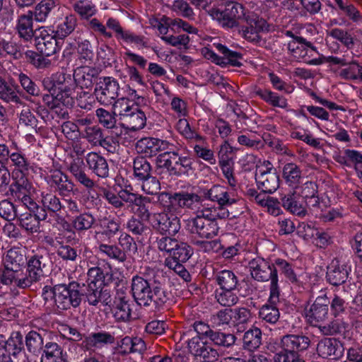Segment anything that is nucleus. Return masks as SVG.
I'll return each mask as SVG.
<instances>
[{
  "mask_svg": "<svg viewBox=\"0 0 362 362\" xmlns=\"http://www.w3.org/2000/svg\"><path fill=\"white\" fill-rule=\"evenodd\" d=\"M114 115H117L121 122L120 139L128 143L136 139L134 136L129 134L142 129L146 124L145 113L134 103H128L124 98H118L115 102Z\"/></svg>",
  "mask_w": 362,
  "mask_h": 362,
  "instance_id": "f257e3e1",
  "label": "nucleus"
},
{
  "mask_svg": "<svg viewBox=\"0 0 362 362\" xmlns=\"http://www.w3.org/2000/svg\"><path fill=\"white\" fill-rule=\"evenodd\" d=\"M186 230L192 235L201 239H212L218 235L220 227L216 221L202 209L194 217L186 220Z\"/></svg>",
  "mask_w": 362,
  "mask_h": 362,
  "instance_id": "f03ea898",
  "label": "nucleus"
},
{
  "mask_svg": "<svg viewBox=\"0 0 362 362\" xmlns=\"http://www.w3.org/2000/svg\"><path fill=\"white\" fill-rule=\"evenodd\" d=\"M140 215L143 219H148L152 227L161 235L174 236L180 229V222L177 216L165 212L151 214L146 207Z\"/></svg>",
  "mask_w": 362,
  "mask_h": 362,
  "instance_id": "7ed1b4c3",
  "label": "nucleus"
},
{
  "mask_svg": "<svg viewBox=\"0 0 362 362\" xmlns=\"http://www.w3.org/2000/svg\"><path fill=\"white\" fill-rule=\"evenodd\" d=\"M290 54L296 60H303L313 64H321L323 61L320 59H311L315 54H319L317 48L303 37H293L287 45Z\"/></svg>",
  "mask_w": 362,
  "mask_h": 362,
  "instance_id": "20e7f679",
  "label": "nucleus"
},
{
  "mask_svg": "<svg viewBox=\"0 0 362 362\" xmlns=\"http://www.w3.org/2000/svg\"><path fill=\"white\" fill-rule=\"evenodd\" d=\"M273 170V165L269 160H264L257 165L255 180L262 192L272 194L279 188V177Z\"/></svg>",
  "mask_w": 362,
  "mask_h": 362,
  "instance_id": "39448f33",
  "label": "nucleus"
},
{
  "mask_svg": "<svg viewBox=\"0 0 362 362\" xmlns=\"http://www.w3.org/2000/svg\"><path fill=\"white\" fill-rule=\"evenodd\" d=\"M250 13H246L241 4L234 1L228 2L223 11L213 8L210 11V15L213 19L222 22L223 25H227L230 27L235 25L238 21H246L247 16Z\"/></svg>",
  "mask_w": 362,
  "mask_h": 362,
  "instance_id": "423d86ee",
  "label": "nucleus"
},
{
  "mask_svg": "<svg viewBox=\"0 0 362 362\" xmlns=\"http://www.w3.org/2000/svg\"><path fill=\"white\" fill-rule=\"evenodd\" d=\"M57 89L55 100V113L60 118L65 119L68 115V86L65 84L66 80V69L64 67L52 76Z\"/></svg>",
  "mask_w": 362,
  "mask_h": 362,
  "instance_id": "0eeeda50",
  "label": "nucleus"
},
{
  "mask_svg": "<svg viewBox=\"0 0 362 362\" xmlns=\"http://www.w3.org/2000/svg\"><path fill=\"white\" fill-rule=\"evenodd\" d=\"M47 258L42 255H34L28 262L27 272L24 277L18 281L20 288L30 287L33 283L40 281L41 278L46 275Z\"/></svg>",
  "mask_w": 362,
  "mask_h": 362,
  "instance_id": "6e6552de",
  "label": "nucleus"
},
{
  "mask_svg": "<svg viewBox=\"0 0 362 362\" xmlns=\"http://www.w3.org/2000/svg\"><path fill=\"white\" fill-rule=\"evenodd\" d=\"M119 84L112 77H104L98 83L95 95L98 101L103 105H115L119 96Z\"/></svg>",
  "mask_w": 362,
  "mask_h": 362,
  "instance_id": "1a4fd4ad",
  "label": "nucleus"
},
{
  "mask_svg": "<svg viewBox=\"0 0 362 362\" xmlns=\"http://www.w3.org/2000/svg\"><path fill=\"white\" fill-rule=\"evenodd\" d=\"M42 204L48 211L53 214L54 228H68V211L58 197L52 194H47L42 197Z\"/></svg>",
  "mask_w": 362,
  "mask_h": 362,
  "instance_id": "9d476101",
  "label": "nucleus"
},
{
  "mask_svg": "<svg viewBox=\"0 0 362 362\" xmlns=\"http://www.w3.org/2000/svg\"><path fill=\"white\" fill-rule=\"evenodd\" d=\"M34 40L37 51L46 58L56 54L62 48V42L56 40L45 29H39Z\"/></svg>",
  "mask_w": 362,
  "mask_h": 362,
  "instance_id": "9b49d317",
  "label": "nucleus"
},
{
  "mask_svg": "<svg viewBox=\"0 0 362 362\" xmlns=\"http://www.w3.org/2000/svg\"><path fill=\"white\" fill-rule=\"evenodd\" d=\"M329 303L327 294L322 291L317 296L310 309L305 313L308 322L313 326L319 327L328 316V304Z\"/></svg>",
  "mask_w": 362,
  "mask_h": 362,
  "instance_id": "f8f14e48",
  "label": "nucleus"
},
{
  "mask_svg": "<svg viewBox=\"0 0 362 362\" xmlns=\"http://www.w3.org/2000/svg\"><path fill=\"white\" fill-rule=\"evenodd\" d=\"M0 349L14 358L25 354L23 335L19 331L12 332L8 339L0 334Z\"/></svg>",
  "mask_w": 362,
  "mask_h": 362,
  "instance_id": "ddd939ff",
  "label": "nucleus"
},
{
  "mask_svg": "<svg viewBox=\"0 0 362 362\" xmlns=\"http://www.w3.org/2000/svg\"><path fill=\"white\" fill-rule=\"evenodd\" d=\"M174 145L166 140L153 137L142 138L136 142V150L146 156H153L163 151L173 150Z\"/></svg>",
  "mask_w": 362,
  "mask_h": 362,
  "instance_id": "4468645a",
  "label": "nucleus"
},
{
  "mask_svg": "<svg viewBox=\"0 0 362 362\" xmlns=\"http://www.w3.org/2000/svg\"><path fill=\"white\" fill-rule=\"evenodd\" d=\"M249 269L252 278L259 281H272V279L278 276L274 266L259 257L252 259L249 262Z\"/></svg>",
  "mask_w": 362,
  "mask_h": 362,
  "instance_id": "2eb2a0df",
  "label": "nucleus"
},
{
  "mask_svg": "<svg viewBox=\"0 0 362 362\" xmlns=\"http://www.w3.org/2000/svg\"><path fill=\"white\" fill-rule=\"evenodd\" d=\"M282 206L285 209L298 216H305L306 209L305 202L300 198L298 189L287 191L281 189L279 192Z\"/></svg>",
  "mask_w": 362,
  "mask_h": 362,
  "instance_id": "dca6fc26",
  "label": "nucleus"
},
{
  "mask_svg": "<svg viewBox=\"0 0 362 362\" xmlns=\"http://www.w3.org/2000/svg\"><path fill=\"white\" fill-rule=\"evenodd\" d=\"M189 351L200 362H214L218 358L217 351L200 337H192L188 342Z\"/></svg>",
  "mask_w": 362,
  "mask_h": 362,
  "instance_id": "f3484780",
  "label": "nucleus"
},
{
  "mask_svg": "<svg viewBox=\"0 0 362 362\" xmlns=\"http://www.w3.org/2000/svg\"><path fill=\"white\" fill-rule=\"evenodd\" d=\"M245 21L247 25L242 30L243 36L250 42H258L259 33L268 30L267 21L253 13L249 14Z\"/></svg>",
  "mask_w": 362,
  "mask_h": 362,
  "instance_id": "a211bd4d",
  "label": "nucleus"
},
{
  "mask_svg": "<svg viewBox=\"0 0 362 362\" xmlns=\"http://www.w3.org/2000/svg\"><path fill=\"white\" fill-rule=\"evenodd\" d=\"M336 162L341 165L354 168L359 178H362V153L354 149H345L334 156Z\"/></svg>",
  "mask_w": 362,
  "mask_h": 362,
  "instance_id": "6ab92c4d",
  "label": "nucleus"
},
{
  "mask_svg": "<svg viewBox=\"0 0 362 362\" xmlns=\"http://www.w3.org/2000/svg\"><path fill=\"white\" fill-rule=\"evenodd\" d=\"M350 270L351 268L346 263L334 259L327 267V280L334 286L341 285L346 281Z\"/></svg>",
  "mask_w": 362,
  "mask_h": 362,
  "instance_id": "aec40b11",
  "label": "nucleus"
},
{
  "mask_svg": "<svg viewBox=\"0 0 362 362\" xmlns=\"http://www.w3.org/2000/svg\"><path fill=\"white\" fill-rule=\"evenodd\" d=\"M207 197L211 201L217 202L221 206H229L240 201L233 191L221 185H214L208 190Z\"/></svg>",
  "mask_w": 362,
  "mask_h": 362,
  "instance_id": "412c9836",
  "label": "nucleus"
},
{
  "mask_svg": "<svg viewBox=\"0 0 362 362\" xmlns=\"http://www.w3.org/2000/svg\"><path fill=\"white\" fill-rule=\"evenodd\" d=\"M230 152L231 147L227 142L221 145L218 155L219 159L218 163L223 176L227 180L228 185L232 187H235L237 185V181L233 174L234 163L228 155V153Z\"/></svg>",
  "mask_w": 362,
  "mask_h": 362,
  "instance_id": "4be33fe9",
  "label": "nucleus"
},
{
  "mask_svg": "<svg viewBox=\"0 0 362 362\" xmlns=\"http://www.w3.org/2000/svg\"><path fill=\"white\" fill-rule=\"evenodd\" d=\"M152 287L149 281L140 276H135L132 278V291L138 304L144 306L148 305Z\"/></svg>",
  "mask_w": 362,
  "mask_h": 362,
  "instance_id": "5701e85b",
  "label": "nucleus"
},
{
  "mask_svg": "<svg viewBox=\"0 0 362 362\" xmlns=\"http://www.w3.org/2000/svg\"><path fill=\"white\" fill-rule=\"evenodd\" d=\"M317 353L322 358L336 360L343 354L340 342L334 338H325L317 346Z\"/></svg>",
  "mask_w": 362,
  "mask_h": 362,
  "instance_id": "b1692460",
  "label": "nucleus"
},
{
  "mask_svg": "<svg viewBox=\"0 0 362 362\" xmlns=\"http://www.w3.org/2000/svg\"><path fill=\"white\" fill-rule=\"evenodd\" d=\"M16 29L20 38L23 40L30 41L33 38L35 39L36 33H39V30L35 31L33 30V19L32 18L31 11L19 16Z\"/></svg>",
  "mask_w": 362,
  "mask_h": 362,
  "instance_id": "393cba45",
  "label": "nucleus"
},
{
  "mask_svg": "<svg viewBox=\"0 0 362 362\" xmlns=\"http://www.w3.org/2000/svg\"><path fill=\"white\" fill-rule=\"evenodd\" d=\"M310 341L308 337L302 335L289 334L281 338V346L293 353L303 351L310 345Z\"/></svg>",
  "mask_w": 362,
  "mask_h": 362,
  "instance_id": "a878e982",
  "label": "nucleus"
},
{
  "mask_svg": "<svg viewBox=\"0 0 362 362\" xmlns=\"http://www.w3.org/2000/svg\"><path fill=\"white\" fill-rule=\"evenodd\" d=\"M86 162L89 168L100 177H107L109 175V167L106 159L95 152H90L86 156Z\"/></svg>",
  "mask_w": 362,
  "mask_h": 362,
  "instance_id": "bb28decb",
  "label": "nucleus"
},
{
  "mask_svg": "<svg viewBox=\"0 0 362 362\" xmlns=\"http://www.w3.org/2000/svg\"><path fill=\"white\" fill-rule=\"evenodd\" d=\"M320 330L324 335H339L344 338H350L351 327L350 325L341 320H335L327 325L320 326Z\"/></svg>",
  "mask_w": 362,
  "mask_h": 362,
  "instance_id": "cd10ccee",
  "label": "nucleus"
},
{
  "mask_svg": "<svg viewBox=\"0 0 362 362\" xmlns=\"http://www.w3.org/2000/svg\"><path fill=\"white\" fill-rule=\"evenodd\" d=\"M28 173H12L13 183L9 186V191L13 197L20 198L22 194L29 193L31 183L27 177Z\"/></svg>",
  "mask_w": 362,
  "mask_h": 362,
  "instance_id": "c85d7f7f",
  "label": "nucleus"
},
{
  "mask_svg": "<svg viewBox=\"0 0 362 362\" xmlns=\"http://www.w3.org/2000/svg\"><path fill=\"white\" fill-rule=\"evenodd\" d=\"M6 165H9L13 168L12 173H28L30 166V163L26 158L25 155L21 151L17 150L14 152H10L8 159L4 162Z\"/></svg>",
  "mask_w": 362,
  "mask_h": 362,
  "instance_id": "c756f323",
  "label": "nucleus"
},
{
  "mask_svg": "<svg viewBox=\"0 0 362 362\" xmlns=\"http://www.w3.org/2000/svg\"><path fill=\"white\" fill-rule=\"evenodd\" d=\"M69 165V171L73 174L76 179L82 185L88 188L93 186V182L89 179L84 173V163L82 157H74Z\"/></svg>",
  "mask_w": 362,
  "mask_h": 362,
  "instance_id": "7c9ffc66",
  "label": "nucleus"
},
{
  "mask_svg": "<svg viewBox=\"0 0 362 362\" xmlns=\"http://www.w3.org/2000/svg\"><path fill=\"white\" fill-rule=\"evenodd\" d=\"M95 69L88 66L77 67L74 71V79L77 86L81 88H89L93 85V78L95 75Z\"/></svg>",
  "mask_w": 362,
  "mask_h": 362,
  "instance_id": "2f4dec72",
  "label": "nucleus"
},
{
  "mask_svg": "<svg viewBox=\"0 0 362 362\" xmlns=\"http://www.w3.org/2000/svg\"><path fill=\"white\" fill-rule=\"evenodd\" d=\"M25 262L26 259L25 256L21 254L18 248L8 250L4 259L5 268L14 272H20Z\"/></svg>",
  "mask_w": 362,
  "mask_h": 362,
  "instance_id": "473e14b6",
  "label": "nucleus"
},
{
  "mask_svg": "<svg viewBox=\"0 0 362 362\" xmlns=\"http://www.w3.org/2000/svg\"><path fill=\"white\" fill-rule=\"evenodd\" d=\"M59 233L56 235L55 240L46 237L47 243L57 249V255L64 259H68V237L66 235L68 228H57Z\"/></svg>",
  "mask_w": 362,
  "mask_h": 362,
  "instance_id": "72a5a7b5",
  "label": "nucleus"
},
{
  "mask_svg": "<svg viewBox=\"0 0 362 362\" xmlns=\"http://www.w3.org/2000/svg\"><path fill=\"white\" fill-rule=\"evenodd\" d=\"M115 318L118 321H127L131 317V302L125 296H118L115 300L112 310Z\"/></svg>",
  "mask_w": 362,
  "mask_h": 362,
  "instance_id": "f704fd0d",
  "label": "nucleus"
},
{
  "mask_svg": "<svg viewBox=\"0 0 362 362\" xmlns=\"http://www.w3.org/2000/svg\"><path fill=\"white\" fill-rule=\"evenodd\" d=\"M54 310L57 314H64L68 310V285L59 284L54 286Z\"/></svg>",
  "mask_w": 362,
  "mask_h": 362,
  "instance_id": "c9c22d12",
  "label": "nucleus"
},
{
  "mask_svg": "<svg viewBox=\"0 0 362 362\" xmlns=\"http://www.w3.org/2000/svg\"><path fill=\"white\" fill-rule=\"evenodd\" d=\"M87 292L92 293L104 286L105 275L101 268L98 267H91L87 273Z\"/></svg>",
  "mask_w": 362,
  "mask_h": 362,
  "instance_id": "e433bc0d",
  "label": "nucleus"
},
{
  "mask_svg": "<svg viewBox=\"0 0 362 362\" xmlns=\"http://www.w3.org/2000/svg\"><path fill=\"white\" fill-rule=\"evenodd\" d=\"M115 341L114 337L110 333L100 332L92 334L86 339V346L87 349L102 348L106 344H112Z\"/></svg>",
  "mask_w": 362,
  "mask_h": 362,
  "instance_id": "4c0bfd02",
  "label": "nucleus"
},
{
  "mask_svg": "<svg viewBox=\"0 0 362 362\" xmlns=\"http://www.w3.org/2000/svg\"><path fill=\"white\" fill-rule=\"evenodd\" d=\"M215 278L220 289H235L238 283V277L231 270H221L216 274Z\"/></svg>",
  "mask_w": 362,
  "mask_h": 362,
  "instance_id": "58836bf2",
  "label": "nucleus"
},
{
  "mask_svg": "<svg viewBox=\"0 0 362 362\" xmlns=\"http://www.w3.org/2000/svg\"><path fill=\"white\" fill-rule=\"evenodd\" d=\"M283 177L288 186L294 188L300 182L301 171L296 164L287 163L283 168Z\"/></svg>",
  "mask_w": 362,
  "mask_h": 362,
  "instance_id": "ea45409f",
  "label": "nucleus"
},
{
  "mask_svg": "<svg viewBox=\"0 0 362 362\" xmlns=\"http://www.w3.org/2000/svg\"><path fill=\"white\" fill-rule=\"evenodd\" d=\"M262 344V332L257 327L247 330L243 337V346L249 351L257 349Z\"/></svg>",
  "mask_w": 362,
  "mask_h": 362,
  "instance_id": "a19ab883",
  "label": "nucleus"
},
{
  "mask_svg": "<svg viewBox=\"0 0 362 362\" xmlns=\"http://www.w3.org/2000/svg\"><path fill=\"white\" fill-rule=\"evenodd\" d=\"M213 46L223 54V57L221 59V64H230L235 66H240L242 65L240 62L241 60V54L231 51L228 49L225 45L221 43H214Z\"/></svg>",
  "mask_w": 362,
  "mask_h": 362,
  "instance_id": "79ce46f5",
  "label": "nucleus"
},
{
  "mask_svg": "<svg viewBox=\"0 0 362 362\" xmlns=\"http://www.w3.org/2000/svg\"><path fill=\"white\" fill-rule=\"evenodd\" d=\"M24 342L28 351L34 355H39L42 351L43 339L37 332H29L25 337Z\"/></svg>",
  "mask_w": 362,
  "mask_h": 362,
  "instance_id": "37998d69",
  "label": "nucleus"
},
{
  "mask_svg": "<svg viewBox=\"0 0 362 362\" xmlns=\"http://www.w3.org/2000/svg\"><path fill=\"white\" fill-rule=\"evenodd\" d=\"M54 6L55 3L52 0L42 1L31 11L32 18L37 22H45Z\"/></svg>",
  "mask_w": 362,
  "mask_h": 362,
  "instance_id": "c03bdc74",
  "label": "nucleus"
},
{
  "mask_svg": "<svg viewBox=\"0 0 362 362\" xmlns=\"http://www.w3.org/2000/svg\"><path fill=\"white\" fill-rule=\"evenodd\" d=\"M119 194L120 202H125L129 204H134L137 206H139L140 215L142 214V212H144V210L141 211V208L145 207L143 206L144 203L149 202L148 198L136 193L131 192L127 189L120 190L119 192Z\"/></svg>",
  "mask_w": 362,
  "mask_h": 362,
  "instance_id": "a18cd8bd",
  "label": "nucleus"
},
{
  "mask_svg": "<svg viewBox=\"0 0 362 362\" xmlns=\"http://www.w3.org/2000/svg\"><path fill=\"white\" fill-rule=\"evenodd\" d=\"M17 218L20 226L27 232L33 233L37 232L40 228V224L38 221L30 211H26L19 214Z\"/></svg>",
  "mask_w": 362,
  "mask_h": 362,
  "instance_id": "49530a36",
  "label": "nucleus"
},
{
  "mask_svg": "<svg viewBox=\"0 0 362 362\" xmlns=\"http://www.w3.org/2000/svg\"><path fill=\"white\" fill-rule=\"evenodd\" d=\"M176 209L177 208L192 209L200 202V197L194 193H176Z\"/></svg>",
  "mask_w": 362,
  "mask_h": 362,
  "instance_id": "de8ad7c7",
  "label": "nucleus"
},
{
  "mask_svg": "<svg viewBox=\"0 0 362 362\" xmlns=\"http://www.w3.org/2000/svg\"><path fill=\"white\" fill-rule=\"evenodd\" d=\"M192 161L189 156H180L176 152L171 173L176 175L188 174L192 170Z\"/></svg>",
  "mask_w": 362,
  "mask_h": 362,
  "instance_id": "09e8293b",
  "label": "nucleus"
},
{
  "mask_svg": "<svg viewBox=\"0 0 362 362\" xmlns=\"http://www.w3.org/2000/svg\"><path fill=\"white\" fill-rule=\"evenodd\" d=\"M86 298L88 303L93 305H96L100 302L105 305L111 303L110 293L103 287L92 291V293H86Z\"/></svg>",
  "mask_w": 362,
  "mask_h": 362,
  "instance_id": "8fccbe9b",
  "label": "nucleus"
},
{
  "mask_svg": "<svg viewBox=\"0 0 362 362\" xmlns=\"http://www.w3.org/2000/svg\"><path fill=\"white\" fill-rule=\"evenodd\" d=\"M117 40L128 45H134L139 49L147 47V42L144 36L136 35L129 30H124Z\"/></svg>",
  "mask_w": 362,
  "mask_h": 362,
  "instance_id": "3c124183",
  "label": "nucleus"
},
{
  "mask_svg": "<svg viewBox=\"0 0 362 362\" xmlns=\"http://www.w3.org/2000/svg\"><path fill=\"white\" fill-rule=\"evenodd\" d=\"M25 57L26 61L37 69H45L51 65V61L38 51L27 50Z\"/></svg>",
  "mask_w": 362,
  "mask_h": 362,
  "instance_id": "603ef678",
  "label": "nucleus"
},
{
  "mask_svg": "<svg viewBox=\"0 0 362 362\" xmlns=\"http://www.w3.org/2000/svg\"><path fill=\"white\" fill-rule=\"evenodd\" d=\"M16 206L8 199L0 201V217L6 221H13L18 216Z\"/></svg>",
  "mask_w": 362,
  "mask_h": 362,
  "instance_id": "864d4df0",
  "label": "nucleus"
},
{
  "mask_svg": "<svg viewBox=\"0 0 362 362\" xmlns=\"http://www.w3.org/2000/svg\"><path fill=\"white\" fill-rule=\"evenodd\" d=\"M0 98L6 103H18L21 101L14 86L3 79L0 83Z\"/></svg>",
  "mask_w": 362,
  "mask_h": 362,
  "instance_id": "5fc2aeb1",
  "label": "nucleus"
},
{
  "mask_svg": "<svg viewBox=\"0 0 362 362\" xmlns=\"http://www.w3.org/2000/svg\"><path fill=\"white\" fill-rule=\"evenodd\" d=\"M151 165L144 157H136L134 160V176L139 180H144L150 176Z\"/></svg>",
  "mask_w": 362,
  "mask_h": 362,
  "instance_id": "6e6d98bb",
  "label": "nucleus"
},
{
  "mask_svg": "<svg viewBox=\"0 0 362 362\" xmlns=\"http://www.w3.org/2000/svg\"><path fill=\"white\" fill-rule=\"evenodd\" d=\"M259 317L267 322L275 324L279 319V310L276 305L265 304L259 312Z\"/></svg>",
  "mask_w": 362,
  "mask_h": 362,
  "instance_id": "4d7b16f0",
  "label": "nucleus"
},
{
  "mask_svg": "<svg viewBox=\"0 0 362 362\" xmlns=\"http://www.w3.org/2000/svg\"><path fill=\"white\" fill-rule=\"evenodd\" d=\"M293 189H298L299 195L304 202H306L308 199H313L315 203H317V186L313 182L307 181L300 187L297 185Z\"/></svg>",
  "mask_w": 362,
  "mask_h": 362,
  "instance_id": "13d9d810",
  "label": "nucleus"
},
{
  "mask_svg": "<svg viewBox=\"0 0 362 362\" xmlns=\"http://www.w3.org/2000/svg\"><path fill=\"white\" fill-rule=\"evenodd\" d=\"M192 254L193 250L189 245L185 243L178 242V245L175 247L171 257L177 262L176 264H179L187 262Z\"/></svg>",
  "mask_w": 362,
  "mask_h": 362,
  "instance_id": "bf43d9fd",
  "label": "nucleus"
},
{
  "mask_svg": "<svg viewBox=\"0 0 362 362\" xmlns=\"http://www.w3.org/2000/svg\"><path fill=\"white\" fill-rule=\"evenodd\" d=\"M262 99L269 103L272 106L284 108L287 106V101L285 98L279 96L276 93L269 90H260L258 92Z\"/></svg>",
  "mask_w": 362,
  "mask_h": 362,
  "instance_id": "052dcab7",
  "label": "nucleus"
},
{
  "mask_svg": "<svg viewBox=\"0 0 362 362\" xmlns=\"http://www.w3.org/2000/svg\"><path fill=\"white\" fill-rule=\"evenodd\" d=\"M80 37H78V40H75L74 42H69V49L75 48L77 49L79 55L85 59H90L93 56V52L90 43L88 40H79Z\"/></svg>",
  "mask_w": 362,
  "mask_h": 362,
  "instance_id": "680f3d73",
  "label": "nucleus"
},
{
  "mask_svg": "<svg viewBox=\"0 0 362 362\" xmlns=\"http://www.w3.org/2000/svg\"><path fill=\"white\" fill-rule=\"evenodd\" d=\"M118 240L124 254L126 252L129 255H134L137 253V244L130 235L127 233H121Z\"/></svg>",
  "mask_w": 362,
  "mask_h": 362,
  "instance_id": "e2e57ef3",
  "label": "nucleus"
},
{
  "mask_svg": "<svg viewBox=\"0 0 362 362\" xmlns=\"http://www.w3.org/2000/svg\"><path fill=\"white\" fill-rule=\"evenodd\" d=\"M235 289H221L220 291H216V298L217 301L223 306H231L235 305L238 298L236 293H234Z\"/></svg>",
  "mask_w": 362,
  "mask_h": 362,
  "instance_id": "0e129e2a",
  "label": "nucleus"
},
{
  "mask_svg": "<svg viewBox=\"0 0 362 362\" xmlns=\"http://www.w3.org/2000/svg\"><path fill=\"white\" fill-rule=\"evenodd\" d=\"M156 159V163L158 168H165L171 173L173 160L175 158L176 151L172 150L163 151Z\"/></svg>",
  "mask_w": 362,
  "mask_h": 362,
  "instance_id": "69168bd1",
  "label": "nucleus"
},
{
  "mask_svg": "<svg viewBox=\"0 0 362 362\" xmlns=\"http://www.w3.org/2000/svg\"><path fill=\"white\" fill-rule=\"evenodd\" d=\"M171 9L177 15L188 19H193L194 13L189 4L184 0H175L172 4Z\"/></svg>",
  "mask_w": 362,
  "mask_h": 362,
  "instance_id": "338daca9",
  "label": "nucleus"
},
{
  "mask_svg": "<svg viewBox=\"0 0 362 362\" xmlns=\"http://www.w3.org/2000/svg\"><path fill=\"white\" fill-rule=\"evenodd\" d=\"M99 250L109 258L117 259L119 262L125 260L124 253L116 245L101 244L99 246Z\"/></svg>",
  "mask_w": 362,
  "mask_h": 362,
  "instance_id": "774afa93",
  "label": "nucleus"
}]
</instances>
